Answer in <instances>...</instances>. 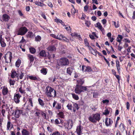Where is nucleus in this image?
Masks as SVG:
<instances>
[{
    "label": "nucleus",
    "mask_w": 135,
    "mask_h": 135,
    "mask_svg": "<svg viewBox=\"0 0 135 135\" xmlns=\"http://www.w3.org/2000/svg\"><path fill=\"white\" fill-rule=\"evenodd\" d=\"M45 90L46 95L48 97L54 98L56 97V91L53 88L48 85L46 87Z\"/></svg>",
    "instance_id": "nucleus-1"
},
{
    "label": "nucleus",
    "mask_w": 135,
    "mask_h": 135,
    "mask_svg": "<svg viewBox=\"0 0 135 135\" xmlns=\"http://www.w3.org/2000/svg\"><path fill=\"white\" fill-rule=\"evenodd\" d=\"M89 121L93 123H96L97 121L99 122L101 119L100 114L99 113L93 114L91 116H90L88 118Z\"/></svg>",
    "instance_id": "nucleus-2"
},
{
    "label": "nucleus",
    "mask_w": 135,
    "mask_h": 135,
    "mask_svg": "<svg viewBox=\"0 0 135 135\" xmlns=\"http://www.w3.org/2000/svg\"><path fill=\"white\" fill-rule=\"evenodd\" d=\"M69 63V60L66 58L62 57L60 59L56 66V68L57 69L60 68L59 66H65L68 65Z\"/></svg>",
    "instance_id": "nucleus-3"
},
{
    "label": "nucleus",
    "mask_w": 135,
    "mask_h": 135,
    "mask_svg": "<svg viewBox=\"0 0 135 135\" xmlns=\"http://www.w3.org/2000/svg\"><path fill=\"white\" fill-rule=\"evenodd\" d=\"M5 64L7 65L8 63H11L12 58V54L10 52L8 51L5 54L4 56Z\"/></svg>",
    "instance_id": "nucleus-4"
},
{
    "label": "nucleus",
    "mask_w": 135,
    "mask_h": 135,
    "mask_svg": "<svg viewBox=\"0 0 135 135\" xmlns=\"http://www.w3.org/2000/svg\"><path fill=\"white\" fill-rule=\"evenodd\" d=\"M28 30L25 27H21L17 31V34L18 35H24L28 31Z\"/></svg>",
    "instance_id": "nucleus-5"
},
{
    "label": "nucleus",
    "mask_w": 135,
    "mask_h": 135,
    "mask_svg": "<svg viewBox=\"0 0 135 135\" xmlns=\"http://www.w3.org/2000/svg\"><path fill=\"white\" fill-rule=\"evenodd\" d=\"M23 110L18 109H15V116L17 118H18L20 116V115L22 114V115L25 114V113H23Z\"/></svg>",
    "instance_id": "nucleus-6"
},
{
    "label": "nucleus",
    "mask_w": 135,
    "mask_h": 135,
    "mask_svg": "<svg viewBox=\"0 0 135 135\" xmlns=\"http://www.w3.org/2000/svg\"><path fill=\"white\" fill-rule=\"evenodd\" d=\"M21 95L19 93L15 94L14 97V101L16 104H18L20 102V99Z\"/></svg>",
    "instance_id": "nucleus-7"
},
{
    "label": "nucleus",
    "mask_w": 135,
    "mask_h": 135,
    "mask_svg": "<svg viewBox=\"0 0 135 135\" xmlns=\"http://www.w3.org/2000/svg\"><path fill=\"white\" fill-rule=\"evenodd\" d=\"M105 125L107 126H110L113 123V121L110 118H106L105 119Z\"/></svg>",
    "instance_id": "nucleus-8"
},
{
    "label": "nucleus",
    "mask_w": 135,
    "mask_h": 135,
    "mask_svg": "<svg viewBox=\"0 0 135 135\" xmlns=\"http://www.w3.org/2000/svg\"><path fill=\"white\" fill-rule=\"evenodd\" d=\"M53 107H55L57 110H60L61 108V104L59 103H57L56 101L54 100L53 104Z\"/></svg>",
    "instance_id": "nucleus-9"
},
{
    "label": "nucleus",
    "mask_w": 135,
    "mask_h": 135,
    "mask_svg": "<svg viewBox=\"0 0 135 135\" xmlns=\"http://www.w3.org/2000/svg\"><path fill=\"white\" fill-rule=\"evenodd\" d=\"M83 129V127L80 124L77 127L76 132L78 135H81L82 134V130Z\"/></svg>",
    "instance_id": "nucleus-10"
},
{
    "label": "nucleus",
    "mask_w": 135,
    "mask_h": 135,
    "mask_svg": "<svg viewBox=\"0 0 135 135\" xmlns=\"http://www.w3.org/2000/svg\"><path fill=\"white\" fill-rule=\"evenodd\" d=\"M19 75L16 71L14 70H12L11 71V78H18Z\"/></svg>",
    "instance_id": "nucleus-11"
},
{
    "label": "nucleus",
    "mask_w": 135,
    "mask_h": 135,
    "mask_svg": "<svg viewBox=\"0 0 135 135\" xmlns=\"http://www.w3.org/2000/svg\"><path fill=\"white\" fill-rule=\"evenodd\" d=\"M29 79L32 80H39L40 78L34 75H30V74L27 75V79Z\"/></svg>",
    "instance_id": "nucleus-12"
},
{
    "label": "nucleus",
    "mask_w": 135,
    "mask_h": 135,
    "mask_svg": "<svg viewBox=\"0 0 135 135\" xmlns=\"http://www.w3.org/2000/svg\"><path fill=\"white\" fill-rule=\"evenodd\" d=\"M116 64L118 72L119 74H120V65L118 60H117L116 61Z\"/></svg>",
    "instance_id": "nucleus-13"
},
{
    "label": "nucleus",
    "mask_w": 135,
    "mask_h": 135,
    "mask_svg": "<svg viewBox=\"0 0 135 135\" xmlns=\"http://www.w3.org/2000/svg\"><path fill=\"white\" fill-rule=\"evenodd\" d=\"M76 85H82L84 83L85 80L83 78L79 79L76 80Z\"/></svg>",
    "instance_id": "nucleus-14"
},
{
    "label": "nucleus",
    "mask_w": 135,
    "mask_h": 135,
    "mask_svg": "<svg viewBox=\"0 0 135 135\" xmlns=\"http://www.w3.org/2000/svg\"><path fill=\"white\" fill-rule=\"evenodd\" d=\"M74 91L76 93L80 94L81 93V85H76Z\"/></svg>",
    "instance_id": "nucleus-15"
},
{
    "label": "nucleus",
    "mask_w": 135,
    "mask_h": 135,
    "mask_svg": "<svg viewBox=\"0 0 135 135\" xmlns=\"http://www.w3.org/2000/svg\"><path fill=\"white\" fill-rule=\"evenodd\" d=\"M67 125L66 127L68 129H71L73 126V121L72 120H69L67 122L66 124Z\"/></svg>",
    "instance_id": "nucleus-16"
},
{
    "label": "nucleus",
    "mask_w": 135,
    "mask_h": 135,
    "mask_svg": "<svg viewBox=\"0 0 135 135\" xmlns=\"http://www.w3.org/2000/svg\"><path fill=\"white\" fill-rule=\"evenodd\" d=\"M0 43L1 46L2 47H4L6 46L4 40L2 38V35H0Z\"/></svg>",
    "instance_id": "nucleus-17"
},
{
    "label": "nucleus",
    "mask_w": 135,
    "mask_h": 135,
    "mask_svg": "<svg viewBox=\"0 0 135 135\" xmlns=\"http://www.w3.org/2000/svg\"><path fill=\"white\" fill-rule=\"evenodd\" d=\"M35 36V35L31 31H29L28 32L26 37L27 38L33 39Z\"/></svg>",
    "instance_id": "nucleus-18"
},
{
    "label": "nucleus",
    "mask_w": 135,
    "mask_h": 135,
    "mask_svg": "<svg viewBox=\"0 0 135 135\" xmlns=\"http://www.w3.org/2000/svg\"><path fill=\"white\" fill-rule=\"evenodd\" d=\"M8 92V90L7 88L4 86L2 90V93L3 96L7 95Z\"/></svg>",
    "instance_id": "nucleus-19"
},
{
    "label": "nucleus",
    "mask_w": 135,
    "mask_h": 135,
    "mask_svg": "<svg viewBox=\"0 0 135 135\" xmlns=\"http://www.w3.org/2000/svg\"><path fill=\"white\" fill-rule=\"evenodd\" d=\"M3 20L5 22L8 21L10 19V17L7 14L4 13L2 16Z\"/></svg>",
    "instance_id": "nucleus-20"
},
{
    "label": "nucleus",
    "mask_w": 135,
    "mask_h": 135,
    "mask_svg": "<svg viewBox=\"0 0 135 135\" xmlns=\"http://www.w3.org/2000/svg\"><path fill=\"white\" fill-rule=\"evenodd\" d=\"M126 126L124 124L121 123L119 125V128L120 130L119 131H121V132H123L125 129Z\"/></svg>",
    "instance_id": "nucleus-21"
},
{
    "label": "nucleus",
    "mask_w": 135,
    "mask_h": 135,
    "mask_svg": "<svg viewBox=\"0 0 135 135\" xmlns=\"http://www.w3.org/2000/svg\"><path fill=\"white\" fill-rule=\"evenodd\" d=\"M13 125L11 123L10 120H8L7 125V129H11L13 127Z\"/></svg>",
    "instance_id": "nucleus-22"
},
{
    "label": "nucleus",
    "mask_w": 135,
    "mask_h": 135,
    "mask_svg": "<svg viewBox=\"0 0 135 135\" xmlns=\"http://www.w3.org/2000/svg\"><path fill=\"white\" fill-rule=\"evenodd\" d=\"M47 49L50 51H55L56 50V48L54 45L50 46L48 47Z\"/></svg>",
    "instance_id": "nucleus-23"
},
{
    "label": "nucleus",
    "mask_w": 135,
    "mask_h": 135,
    "mask_svg": "<svg viewBox=\"0 0 135 135\" xmlns=\"http://www.w3.org/2000/svg\"><path fill=\"white\" fill-rule=\"evenodd\" d=\"M123 38V37L122 35H118L116 38V41L120 44L121 43V41Z\"/></svg>",
    "instance_id": "nucleus-24"
},
{
    "label": "nucleus",
    "mask_w": 135,
    "mask_h": 135,
    "mask_svg": "<svg viewBox=\"0 0 135 135\" xmlns=\"http://www.w3.org/2000/svg\"><path fill=\"white\" fill-rule=\"evenodd\" d=\"M73 110L74 112H76V110H78L79 107L78 104L75 103L73 104Z\"/></svg>",
    "instance_id": "nucleus-25"
},
{
    "label": "nucleus",
    "mask_w": 135,
    "mask_h": 135,
    "mask_svg": "<svg viewBox=\"0 0 135 135\" xmlns=\"http://www.w3.org/2000/svg\"><path fill=\"white\" fill-rule=\"evenodd\" d=\"M74 69V68L73 67H69L67 69L66 71L67 73L71 75Z\"/></svg>",
    "instance_id": "nucleus-26"
},
{
    "label": "nucleus",
    "mask_w": 135,
    "mask_h": 135,
    "mask_svg": "<svg viewBox=\"0 0 135 135\" xmlns=\"http://www.w3.org/2000/svg\"><path fill=\"white\" fill-rule=\"evenodd\" d=\"M108 38L109 40L110 41L112 42L113 41L114 38L112 37V34L110 32H108L107 35Z\"/></svg>",
    "instance_id": "nucleus-27"
},
{
    "label": "nucleus",
    "mask_w": 135,
    "mask_h": 135,
    "mask_svg": "<svg viewBox=\"0 0 135 135\" xmlns=\"http://www.w3.org/2000/svg\"><path fill=\"white\" fill-rule=\"evenodd\" d=\"M33 98L31 97L30 96L29 97L28 99V103L29 105H30L32 107H33V103L32 102Z\"/></svg>",
    "instance_id": "nucleus-28"
},
{
    "label": "nucleus",
    "mask_w": 135,
    "mask_h": 135,
    "mask_svg": "<svg viewBox=\"0 0 135 135\" xmlns=\"http://www.w3.org/2000/svg\"><path fill=\"white\" fill-rule=\"evenodd\" d=\"M28 59L30 61L33 62L34 60V58L32 55L29 54L27 55Z\"/></svg>",
    "instance_id": "nucleus-29"
},
{
    "label": "nucleus",
    "mask_w": 135,
    "mask_h": 135,
    "mask_svg": "<svg viewBox=\"0 0 135 135\" xmlns=\"http://www.w3.org/2000/svg\"><path fill=\"white\" fill-rule=\"evenodd\" d=\"M40 56L42 57H46L47 55L45 51L44 50H41L39 53Z\"/></svg>",
    "instance_id": "nucleus-30"
},
{
    "label": "nucleus",
    "mask_w": 135,
    "mask_h": 135,
    "mask_svg": "<svg viewBox=\"0 0 135 135\" xmlns=\"http://www.w3.org/2000/svg\"><path fill=\"white\" fill-rule=\"evenodd\" d=\"M92 71L93 70L89 66H86V69L84 71L85 72H92Z\"/></svg>",
    "instance_id": "nucleus-31"
},
{
    "label": "nucleus",
    "mask_w": 135,
    "mask_h": 135,
    "mask_svg": "<svg viewBox=\"0 0 135 135\" xmlns=\"http://www.w3.org/2000/svg\"><path fill=\"white\" fill-rule=\"evenodd\" d=\"M40 71L41 73L44 75H46L47 72V68H42L41 70Z\"/></svg>",
    "instance_id": "nucleus-32"
},
{
    "label": "nucleus",
    "mask_w": 135,
    "mask_h": 135,
    "mask_svg": "<svg viewBox=\"0 0 135 135\" xmlns=\"http://www.w3.org/2000/svg\"><path fill=\"white\" fill-rule=\"evenodd\" d=\"M19 92H20V93L21 94H25L26 93L25 90H24V89L22 88V86H21L19 88Z\"/></svg>",
    "instance_id": "nucleus-33"
},
{
    "label": "nucleus",
    "mask_w": 135,
    "mask_h": 135,
    "mask_svg": "<svg viewBox=\"0 0 135 135\" xmlns=\"http://www.w3.org/2000/svg\"><path fill=\"white\" fill-rule=\"evenodd\" d=\"M29 132L26 129H24L22 131V135H29Z\"/></svg>",
    "instance_id": "nucleus-34"
},
{
    "label": "nucleus",
    "mask_w": 135,
    "mask_h": 135,
    "mask_svg": "<svg viewBox=\"0 0 135 135\" xmlns=\"http://www.w3.org/2000/svg\"><path fill=\"white\" fill-rule=\"evenodd\" d=\"M38 101L39 104L42 107H43L45 105V103L43 100L40 98L38 99Z\"/></svg>",
    "instance_id": "nucleus-35"
},
{
    "label": "nucleus",
    "mask_w": 135,
    "mask_h": 135,
    "mask_svg": "<svg viewBox=\"0 0 135 135\" xmlns=\"http://www.w3.org/2000/svg\"><path fill=\"white\" fill-rule=\"evenodd\" d=\"M88 86H84L83 85L81 86V93L82 92H84L86 91H87V90L88 89H87V87Z\"/></svg>",
    "instance_id": "nucleus-36"
},
{
    "label": "nucleus",
    "mask_w": 135,
    "mask_h": 135,
    "mask_svg": "<svg viewBox=\"0 0 135 135\" xmlns=\"http://www.w3.org/2000/svg\"><path fill=\"white\" fill-rule=\"evenodd\" d=\"M21 63V60L19 59H18L15 63V66L16 67L18 68L20 66Z\"/></svg>",
    "instance_id": "nucleus-37"
},
{
    "label": "nucleus",
    "mask_w": 135,
    "mask_h": 135,
    "mask_svg": "<svg viewBox=\"0 0 135 135\" xmlns=\"http://www.w3.org/2000/svg\"><path fill=\"white\" fill-rule=\"evenodd\" d=\"M73 98L76 100H78L79 99V97L77 95H76L74 93L71 94Z\"/></svg>",
    "instance_id": "nucleus-38"
},
{
    "label": "nucleus",
    "mask_w": 135,
    "mask_h": 135,
    "mask_svg": "<svg viewBox=\"0 0 135 135\" xmlns=\"http://www.w3.org/2000/svg\"><path fill=\"white\" fill-rule=\"evenodd\" d=\"M55 124H59L61 123H62V122L61 119L59 118L55 120Z\"/></svg>",
    "instance_id": "nucleus-39"
},
{
    "label": "nucleus",
    "mask_w": 135,
    "mask_h": 135,
    "mask_svg": "<svg viewBox=\"0 0 135 135\" xmlns=\"http://www.w3.org/2000/svg\"><path fill=\"white\" fill-rule=\"evenodd\" d=\"M57 79V78H56V77L55 76L54 77L52 76L51 77H49V80H50V81L52 82H54L56 81V79Z\"/></svg>",
    "instance_id": "nucleus-40"
},
{
    "label": "nucleus",
    "mask_w": 135,
    "mask_h": 135,
    "mask_svg": "<svg viewBox=\"0 0 135 135\" xmlns=\"http://www.w3.org/2000/svg\"><path fill=\"white\" fill-rule=\"evenodd\" d=\"M36 110L37 111L35 113V114L36 116L38 117V118H39L40 116V114H41V110L38 109H37Z\"/></svg>",
    "instance_id": "nucleus-41"
},
{
    "label": "nucleus",
    "mask_w": 135,
    "mask_h": 135,
    "mask_svg": "<svg viewBox=\"0 0 135 135\" xmlns=\"http://www.w3.org/2000/svg\"><path fill=\"white\" fill-rule=\"evenodd\" d=\"M30 52L32 54H34L36 52V49L33 47H31L29 48Z\"/></svg>",
    "instance_id": "nucleus-42"
},
{
    "label": "nucleus",
    "mask_w": 135,
    "mask_h": 135,
    "mask_svg": "<svg viewBox=\"0 0 135 135\" xmlns=\"http://www.w3.org/2000/svg\"><path fill=\"white\" fill-rule=\"evenodd\" d=\"M41 115L44 118V119H46L47 118V114L46 113L42 110L41 112Z\"/></svg>",
    "instance_id": "nucleus-43"
},
{
    "label": "nucleus",
    "mask_w": 135,
    "mask_h": 135,
    "mask_svg": "<svg viewBox=\"0 0 135 135\" xmlns=\"http://www.w3.org/2000/svg\"><path fill=\"white\" fill-rule=\"evenodd\" d=\"M16 81L15 80H12V79H9V83L10 86H13L15 84Z\"/></svg>",
    "instance_id": "nucleus-44"
},
{
    "label": "nucleus",
    "mask_w": 135,
    "mask_h": 135,
    "mask_svg": "<svg viewBox=\"0 0 135 135\" xmlns=\"http://www.w3.org/2000/svg\"><path fill=\"white\" fill-rule=\"evenodd\" d=\"M59 116L61 118H64V115L63 112H59L58 114Z\"/></svg>",
    "instance_id": "nucleus-45"
},
{
    "label": "nucleus",
    "mask_w": 135,
    "mask_h": 135,
    "mask_svg": "<svg viewBox=\"0 0 135 135\" xmlns=\"http://www.w3.org/2000/svg\"><path fill=\"white\" fill-rule=\"evenodd\" d=\"M41 37L37 35L35 37V40L37 41H40L41 40Z\"/></svg>",
    "instance_id": "nucleus-46"
},
{
    "label": "nucleus",
    "mask_w": 135,
    "mask_h": 135,
    "mask_svg": "<svg viewBox=\"0 0 135 135\" xmlns=\"http://www.w3.org/2000/svg\"><path fill=\"white\" fill-rule=\"evenodd\" d=\"M84 41L85 46L87 47H88L89 46V43L87 38H86L84 39Z\"/></svg>",
    "instance_id": "nucleus-47"
},
{
    "label": "nucleus",
    "mask_w": 135,
    "mask_h": 135,
    "mask_svg": "<svg viewBox=\"0 0 135 135\" xmlns=\"http://www.w3.org/2000/svg\"><path fill=\"white\" fill-rule=\"evenodd\" d=\"M64 36L61 34H58L57 35V39L61 40L63 38Z\"/></svg>",
    "instance_id": "nucleus-48"
},
{
    "label": "nucleus",
    "mask_w": 135,
    "mask_h": 135,
    "mask_svg": "<svg viewBox=\"0 0 135 135\" xmlns=\"http://www.w3.org/2000/svg\"><path fill=\"white\" fill-rule=\"evenodd\" d=\"M71 35L73 37H78L79 38H81L80 37V35H78V34L74 32V33H71Z\"/></svg>",
    "instance_id": "nucleus-49"
},
{
    "label": "nucleus",
    "mask_w": 135,
    "mask_h": 135,
    "mask_svg": "<svg viewBox=\"0 0 135 135\" xmlns=\"http://www.w3.org/2000/svg\"><path fill=\"white\" fill-rule=\"evenodd\" d=\"M68 109L70 110H71L73 107L71 103H69L66 106Z\"/></svg>",
    "instance_id": "nucleus-50"
},
{
    "label": "nucleus",
    "mask_w": 135,
    "mask_h": 135,
    "mask_svg": "<svg viewBox=\"0 0 135 135\" xmlns=\"http://www.w3.org/2000/svg\"><path fill=\"white\" fill-rule=\"evenodd\" d=\"M93 97L94 98H97L98 97L99 94L98 92H94L93 93Z\"/></svg>",
    "instance_id": "nucleus-51"
},
{
    "label": "nucleus",
    "mask_w": 135,
    "mask_h": 135,
    "mask_svg": "<svg viewBox=\"0 0 135 135\" xmlns=\"http://www.w3.org/2000/svg\"><path fill=\"white\" fill-rule=\"evenodd\" d=\"M109 132L110 131L109 129H104L102 132L103 133L108 134Z\"/></svg>",
    "instance_id": "nucleus-52"
},
{
    "label": "nucleus",
    "mask_w": 135,
    "mask_h": 135,
    "mask_svg": "<svg viewBox=\"0 0 135 135\" xmlns=\"http://www.w3.org/2000/svg\"><path fill=\"white\" fill-rule=\"evenodd\" d=\"M60 133L58 131H56L54 132L51 135H60Z\"/></svg>",
    "instance_id": "nucleus-53"
},
{
    "label": "nucleus",
    "mask_w": 135,
    "mask_h": 135,
    "mask_svg": "<svg viewBox=\"0 0 135 135\" xmlns=\"http://www.w3.org/2000/svg\"><path fill=\"white\" fill-rule=\"evenodd\" d=\"M102 102L104 104H106V105H107L108 104V103L109 102V100L108 99H105L103 100Z\"/></svg>",
    "instance_id": "nucleus-54"
},
{
    "label": "nucleus",
    "mask_w": 135,
    "mask_h": 135,
    "mask_svg": "<svg viewBox=\"0 0 135 135\" xmlns=\"http://www.w3.org/2000/svg\"><path fill=\"white\" fill-rule=\"evenodd\" d=\"M30 109H31V108L29 105H27L25 107V110L27 112V113H28V111H30ZM26 113H27L26 112Z\"/></svg>",
    "instance_id": "nucleus-55"
},
{
    "label": "nucleus",
    "mask_w": 135,
    "mask_h": 135,
    "mask_svg": "<svg viewBox=\"0 0 135 135\" xmlns=\"http://www.w3.org/2000/svg\"><path fill=\"white\" fill-rule=\"evenodd\" d=\"M1 115H0V128L2 127V123L3 122V118L1 117Z\"/></svg>",
    "instance_id": "nucleus-56"
},
{
    "label": "nucleus",
    "mask_w": 135,
    "mask_h": 135,
    "mask_svg": "<svg viewBox=\"0 0 135 135\" xmlns=\"http://www.w3.org/2000/svg\"><path fill=\"white\" fill-rule=\"evenodd\" d=\"M96 24L97 26H95V27H97L99 29L100 28H101L102 27V26L101 25V24L99 22L97 23Z\"/></svg>",
    "instance_id": "nucleus-57"
},
{
    "label": "nucleus",
    "mask_w": 135,
    "mask_h": 135,
    "mask_svg": "<svg viewBox=\"0 0 135 135\" xmlns=\"http://www.w3.org/2000/svg\"><path fill=\"white\" fill-rule=\"evenodd\" d=\"M109 111L107 109H106L105 110L104 112L103 113V114L105 115H107L109 114Z\"/></svg>",
    "instance_id": "nucleus-58"
},
{
    "label": "nucleus",
    "mask_w": 135,
    "mask_h": 135,
    "mask_svg": "<svg viewBox=\"0 0 135 135\" xmlns=\"http://www.w3.org/2000/svg\"><path fill=\"white\" fill-rule=\"evenodd\" d=\"M24 75V73L22 72H21V74L19 76V78L20 79H22Z\"/></svg>",
    "instance_id": "nucleus-59"
},
{
    "label": "nucleus",
    "mask_w": 135,
    "mask_h": 135,
    "mask_svg": "<svg viewBox=\"0 0 135 135\" xmlns=\"http://www.w3.org/2000/svg\"><path fill=\"white\" fill-rule=\"evenodd\" d=\"M85 24L87 27H89L91 24L90 22L89 21H86L85 23Z\"/></svg>",
    "instance_id": "nucleus-60"
},
{
    "label": "nucleus",
    "mask_w": 135,
    "mask_h": 135,
    "mask_svg": "<svg viewBox=\"0 0 135 135\" xmlns=\"http://www.w3.org/2000/svg\"><path fill=\"white\" fill-rule=\"evenodd\" d=\"M17 12L20 16L23 17V14L22 13L21 10H17Z\"/></svg>",
    "instance_id": "nucleus-61"
},
{
    "label": "nucleus",
    "mask_w": 135,
    "mask_h": 135,
    "mask_svg": "<svg viewBox=\"0 0 135 135\" xmlns=\"http://www.w3.org/2000/svg\"><path fill=\"white\" fill-rule=\"evenodd\" d=\"M114 76H115L116 78L118 80V83H119L120 78V76L119 75H117L116 74Z\"/></svg>",
    "instance_id": "nucleus-62"
},
{
    "label": "nucleus",
    "mask_w": 135,
    "mask_h": 135,
    "mask_svg": "<svg viewBox=\"0 0 135 135\" xmlns=\"http://www.w3.org/2000/svg\"><path fill=\"white\" fill-rule=\"evenodd\" d=\"M47 129L48 130V131L49 132H51L52 133L53 130L52 128L49 126H48L47 127Z\"/></svg>",
    "instance_id": "nucleus-63"
},
{
    "label": "nucleus",
    "mask_w": 135,
    "mask_h": 135,
    "mask_svg": "<svg viewBox=\"0 0 135 135\" xmlns=\"http://www.w3.org/2000/svg\"><path fill=\"white\" fill-rule=\"evenodd\" d=\"M1 113L2 114V115L3 117H4L5 116V115L4 114L6 112L5 110L4 109H1Z\"/></svg>",
    "instance_id": "nucleus-64"
}]
</instances>
